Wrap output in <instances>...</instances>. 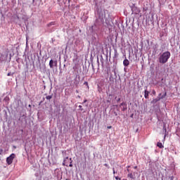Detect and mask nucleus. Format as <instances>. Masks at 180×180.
Returning <instances> with one entry per match:
<instances>
[{"label":"nucleus","instance_id":"nucleus-1","mask_svg":"<svg viewBox=\"0 0 180 180\" xmlns=\"http://www.w3.org/2000/svg\"><path fill=\"white\" fill-rule=\"evenodd\" d=\"M171 57V52L166 51L164 52L160 57H159V63L160 64H165V63L168 62L169 58Z\"/></svg>","mask_w":180,"mask_h":180},{"label":"nucleus","instance_id":"nucleus-2","mask_svg":"<svg viewBox=\"0 0 180 180\" xmlns=\"http://www.w3.org/2000/svg\"><path fill=\"white\" fill-rule=\"evenodd\" d=\"M15 157H16V155H15V153H12L11 155H9L6 158V163L8 164V165H11L12 162H13V160L15 159Z\"/></svg>","mask_w":180,"mask_h":180},{"label":"nucleus","instance_id":"nucleus-3","mask_svg":"<svg viewBox=\"0 0 180 180\" xmlns=\"http://www.w3.org/2000/svg\"><path fill=\"white\" fill-rule=\"evenodd\" d=\"M70 162H71V161L70 160V158L68 157H66L63 160V165H66V167H68V163Z\"/></svg>","mask_w":180,"mask_h":180},{"label":"nucleus","instance_id":"nucleus-4","mask_svg":"<svg viewBox=\"0 0 180 180\" xmlns=\"http://www.w3.org/2000/svg\"><path fill=\"white\" fill-rule=\"evenodd\" d=\"M54 64H56V65H57V61H55L53 60V59H51L50 61H49V66H50V68H54Z\"/></svg>","mask_w":180,"mask_h":180},{"label":"nucleus","instance_id":"nucleus-5","mask_svg":"<svg viewBox=\"0 0 180 180\" xmlns=\"http://www.w3.org/2000/svg\"><path fill=\"white\" fill-rule=\"evenodd\" d=\"M55 25H57V22L56 21H52L47 24V27H51V26H55Z\"/></svg>","mask_w":180,"mask_h":180},{"label":"nucleus","instance_id":"nucleus-6","mask_svg":"<svg viewBox=\"0 0 180 180\" xmlns=\"http://www.w3.org/2000/svg\"><path fill=\"white\" fill-rule=\"evenodd\" d=\"M129 64H130V61H129V60H127V58L124 60L123 65H124V67H128Z\"/></svg>","mask_w":180,"mask_h":180},{"label":"nucleus","instance_id":"nucleus-7","mask_svg":"<svg viewBox=\"0 0 180 180\" xmlns=\"http://www.w3.org/2000/svg\"><path fill=\"white\" fill-rule=\"evenodd\" d=\"M148 95H150V91H147V90H145V92H144V98L146 99H148Z\"/></svg>","mask_w":180,"mask_h":180},{"label":"nucleus","instance_id":"nucleus-8","mask_svg":"<svg viewBox=\"0 0 180 180\" xmlns=\"http://www.w3.org/2000/svg\"><path fill=\"white\" fill-rule=\"evenodd\" d=\"M127 176H128V178H131V179H134L135 174H134V173L132 174L131 172V173L128 174Z\"/></svg>","mask_w":180,"mask_h":180},{"label":"nucleus","instance_id":"nucleus-9","mask_svg":"<svg viewBox=\"0 0 180 180\" xmlns=\"http://www.w3.org/2000/svg\"><path fill=\"white\" fill-rule=\"evenodd\" d=\"M159 101H161V98L159 97L158 98H154L152 101L151 103H157Z\"/></svg>","mask_w":180,"mask_h":180},{"label":"nucleus","instance_id":"nucleus-10","mask_svg":"<svg viewBox=\"0 0 180 180\" xmlns=\"http://www.w3.org/2000/svg\"><path fill=\"white\" fill-rule=\"evenodd\" d=\"M157 146L159 147V148H164V146L162 145V143L158 142Z\"/></svg>","mask_w":180,"mask_h":180},{"label":"nucleus","instance_id":"nucleus-11","mask_svg":"<svg viewBox=\"0 0 180 180\" xmlns=\"http://www.w3.org/2000/svg\"><path fill=\"white\" fill-rule=\"evenodd\" d=\"M165 96H167V91L165 92L164 95H162L160 98V99H164V98H165Z\"/></svg>","mask_w":180,"mask_h":180},{"label":"nucleus","instance_id":"nucleus-12","mask_svg":"<svg viewBox=\"0 0 180 180\" xmlns=\"http://www.w3.org/2000/svg\"><path fill=\"white\" fill-rule=\"evenodd\" d=\"M70 165H69V167H72V159L70 158Z\"/></svg>","mask_w":180,"mask_h":180},{"label":"nucleus","instance_id":"nucleus-13","mask_svg":"<svg viewBox=\"0 0 180 180\" xmlns=\"http://www.w3.org/2000/svg\"><path fill=\"white\" fill-rule=\"evenodd\" d=\"M53 98V96H47L46 97V99H47L48 101H50V99H51Z\"/></svg>","mask_w":180,"mask_h":180},{"label":"nucleus","instance_id":"nucleus-14","mask_svg":"<svg viewBox=\"0 0 180 180\" xmlns=\"http://www.w3.org/2000/svg\"><path fill=\"white\" fill-rule=\"evenodd\" d=\"M120 108H122V106H127V105H126V103L122 102L120 105Z\"/></svg>","mask_w":180,"mask_h":180},{"label":"nucleus","instance_id":"nucleus-15","mask_svg":"<svg viewBox=\"0 0 180 180\" xmlns=\"http://www.w3.org/2000/svg\"><path fill=\"white\" fill-rule=\"evenodd\" d=\"M15 74V72H13V73H11V72H8V74H7V77H11V75H13Z\"/></svg>","mask_w":180,"mask_h":180},{"label":"nucleus","instance_id":"nucleus-16","mask_svg":"<svg viewBox=\"0 0 180 180\" xmlns=\"http://www.w3.org/2000/svg\"><path fill=\"white\" fill-rule=\"evenodd\" d=\"M127 110V105H124L122 108V110L124 111Z\"/></svg>","mask_w":180,"mask_h":180},{"label":"nucleus","instance_id":"nucleus-17","mask_svg":"<svg viewBox=\"0 0 180 180\" xmlns=\"http://www.w3.org/2000/svg\"><path fill=\"white\" fill-rule=\"evenodd\" d=\"M84 85H86L87 88H89V86L88 85V82H85L84 83Z\"/></svg>","mask_w":180,"mask_h":180},{"label":"nucleus","instance_id":"nucleus-18","mask_svg":"<svg viewBox=\"0 0 180 180\" xmlns=\"http://www.w3.org/2000/svg\"><path fill=\"white\" fill-rule=\"evenodd\" d=\"M163 130L165 131V133H167V127H165V125L163 127Z\"/></svg>","mask_w":180,"mask_h":180},{"label":"nucleus","instance_id":"nucleus-19","mask_svg":"<svg viewBox=\"0 0 180 180\" xmlns=\"http://www.w3.org/2000/svg\"><path fill=\"white\" fill-rule=\"evenodd\" d=\"M136 12H135V13H136V14L139 13L140 10H139L137 8H136Z\"/></svg>","mask_w":180,"mask_h":180},{"label":"nucleus","instance_id":"nucleus-20","mask_svg":"<svg viewBox=\"0 0 180 180\" xmlns=\"http://www.w3.org/2000/svg\"><path fill=\"white\" fill-rule=\"evenodd\" d=\"M79 108L80 110H84V108H82V105H79Z\"/></svg>","mask_w":180,"mask_h":180},{"label":"nucleus","instance_id":"nucleus-21","mask_svg":"<svg viewBox=\"0 0 180 180\" xmlns=\"http://www.w3.org/2000/svg\"><path fill=\"white\" fill-rule=\"evenodd\" d=\"M152 94H153V95H156L155 90H153Z\"/></svg>","mask_w":180,"mask_h":180},{"label":"nucleus","instance_id":"nucleus-22","mask_svg":"<svg viewBox=\"0 0 180 180\" xmlns=\"http://www.w3.org/2000/svg\"><path fill=\"white\" fill-rule=\"evenodd\" d=\"M116 180H122V179L119 178V176H115Z\"/></svg>","mask_w":180,"mask_h":180},{"label":"nucleus","instance_id":"nucleus-23","mask_svg":"<svg viewBox=\"0 0 180 180\" xmlns=\"http://www.w3.org/2000/svg\"><path fill=\"white\" fill-rule=\"evenodd\" d=\"M117 103H119V102H120V98L117 99Z\"/></svg>","mask_w":180,"mask_h":180},{"label":"nucleus","instance_id":"nucleus-24","mask_svg":"<svg viewBox=\"0 0 180 180\" xmlns=\"http://www.w3.org/2000/svg\"><path fill=\"white\" fill-rule=\"evenodd\" d=\"M86 102H88V101L86 99L84 100L83 103H86Z\"/></svg>","mask_w":180,"mask_h":180},{"label":"nucleus","instance_id":"nucleus-25","mask_svg":"<svg viewBox=\"0 0 180 180\" xmlns=\"http://www.w3.org/2000/svg\"><path fill=\"white\" fill-rule=\"evenodd\" d=\"M169 179L170 180H174V176H170Z\"/></svg>","mask_w":180,"mask_h":180},{"label":"nucleus","instance_id":"nucleus-26","mask_svg":"<svg viewBox=\"0 0 180 180\" xmlns=\"http://www.w3.org/2000/svg\"><path fill=\"white\" fill-rule=\"evenodd\" d=\"M104 166L108 167H109V165H108L107 163H105Z\"/></svg>","mask_w":180,"mask_h":180},{"label":"nucleus","instance_id":"nucleus-27","mask_svg":"<svg viewBox=\"0 0 180 180\" xmlns=\"http://www.w3.org/2000/svg\"><path fill=\"white\" fill-rule=\"evenodd\" d=\"M113 174H116V172L115 171V168H112Z\"/></svg>","mask_w":180,"mask_h":180},{"label":"nucleus","instance_id":"nucleus-28","mask_svg":"<svg viewBox=\"0 0 180 180\" xmlns=\"http://www.w3.org/2000/svg\"><path fill=\"white\" fill-rule=\"evenodd\" d=\"M111 128H112V126L107 127V129H111Z\"/></svg>","mask_w":180,"mask_h":180},{"label":"nucleus","instance_id":"nucleus-29","mask_svg":"<svg viewBox=\"0 0 180 180\" xmlns=\"http://www.w3.org/2000/svg\"><path fill=\"white\" fill-rule=\"evenodd\" d=\"M134 168V169H137V166H135Z\"/></svg>","mask_w":180,"mask_h":180},{"label":"nucleus","instance_id":"nucleus-30","mask_svg":"<svg viewBox=\"0 0 180 180\" xmlns=\"http://www.w3.org/2000/svg\"><path fill=\"white\" fill-rule=\"evenodd\" d=\"M127 172H130V169H127Z\"/></svg>","mask_w":180,"mask_h":180},{"label":"nucleus","instance_id":"nucleus-31","mask_svg":"<svg viewBox=\"0 0 180 180\" xmlns=\"http://www.w3.org/2000/svg\"><path fill=\"white\" fill-rule=\"evenodd\" d=\"M127 169H129V168H130V166H127Z\"/></svg>","mask_w":180,"mask_h":180},{"label":"nucleus","instance_id":"nucleus-32","mask_svg":"<svg viewBox=\"0 0 180 180\" xmlns=\"http://www.w3.org/2000/svg\"><path fill=\"white\" fill-rule=\"evenodd\" d=\"M133 12H134V8H132Z\"/></svg>","mask_w":180,"mask_h":180},{"label":"nucleus","instance_id":"nucleus-33","mask_svg":"<svg viewBox=\"0 0 180 180\" xmlns=\"http://www.w3.org/2000/svg\"><path fill=\"white\" fill-rule=\"evenodd\" d=\"M97 62L99 63V59L97 60Z\"/></svg>","mask_w":180,"mask_h":180},{"label":"nucleus","instance_id":"nucleus-34","mask_svg":"<svg viewBox=\"0 0 180 180\" xmlns=\"http://www.w3.org/2000/svg\"><path fill=\"white\" fill-rule=\"evenodd\" d=\"M159 96H161V94H159Z\"/></svg>","mask_w":180,"mask_h":180},{"label":"nucleus","instance_id":"nucleus-35","mask_svg":"<svg viewBox=\"0 0 180 180\" xmlns=\"http://www.w3.org/2000/svg\"><path fill=\"white\" fill-rule=\"evenodd\" d=\"M66 180H70V179H66Z\"/></svg>","mask_w":180,"mask_h":180}]
</instances>
